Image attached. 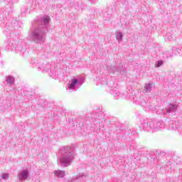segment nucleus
I'll list each match as a JSON object with an SVG mask.
<instances>
[{"instance_id":"f257e3e1","label":"nucleus","mask_w":182,"mask_h":182,"mask_svg":"<svg viewBox=\"0 0 182 182\" xmlns=\"http://www.w3.org/2000/svg\"><path fill=\"white\" fill-rule=\"evenodd\" d=\"M14 82H15V78H14V77H8L7 82L9 83V85L14 84Z\"/></svg>"},{"instance_id":"f03ea898","label":"nucleus","mask_w":182,"mask_h":182,"mask_svg":"<svg viewBox=\"0 0 182 182\" xmlns=\"http://www.w3.org/2000/svg\"><path fill=\"white\" fill-rule=\"evenodd\" d=\"M21 176L23 178H26L28 177V171H23L21 172Z\"/></svg>"},{"instance_id":"7ed1b4c3","label":"nucleus","mask_w":182,"mask_h":182,"mask_svg":"<svg viewBox=\"0 0 182 182\" xmlns=\"http://www.w3.org/2000/svg\"><path fill=\"white\" fill-rule=\"evenodd\" d=\"M161 65H163V61H161V60L158 61L156 68H160V66H161Z\"/></svg>"},{"instance_id":"20e7f679","label":"nucleus","mask_w":182,"mask_h":182,"mask_svg":"<svg viewBox=\"0 0 182 182\" xmlns=\"http://www.w3.org/2000/svg\"><path fill=\"white\" fill-rule=\"evenodd\" d=\"M117 39H122V38H123L122 33H118L117 35Z\"/></svg>"},{"instance_id":"39448f33","label":"nucleus","mask_w":182,"mask_h":182,"mask_svg":"<svg viewBox=\"0 0 182 182\" xmlns=\"http://www.w3.org/2000/svg\"><path fill=\"white\" fill-rule=\"evenodd\" d=\"M72 82H73V85H77V80H76V79H73Z\"/></svg>"},{"instance_id":"423d86ee","label":"nucleus","mask_w":182,"mask_h":182,"mask_svg":"<svg viewBox=\"0 0 182 182\" xmlns=\"http://www.w3.org/2000/svg\"><path fill=\"white\" fill-rule=\"evenodd\" d=\"M49 19H50L49 17L43 18V22H49Z\"/></svg>"},{"instance_id":"0eeeda50","label":"nucleus","mask_w":182,"mask_h":182,"mask_svg":"<svg viewBox=\"0 0 182 182\" xmlns=\"http://www.w3.org/2000/svg\"><path fill=\"white\" fill-rule=\"evenodd\" d=\"M75 87V84H73V82H72L71 84H70V85H69V88L70 89H72L73 87Z\"/></svg>"},{"instance_id":"6e6552de","label":"nucleus","mask_w":182,"mask_h":182,"mask_svg":"<svg viewBox=\"0 0 182 182\" xmlns=\"http://www.w3.org/2000/svg\"><path fill=\"white\" fill-rule=\"evenodd\" d=\"M6 177H9V175L5 174L3 176V178H6Z\"/></svg>"}]
</instances>
